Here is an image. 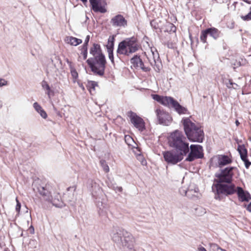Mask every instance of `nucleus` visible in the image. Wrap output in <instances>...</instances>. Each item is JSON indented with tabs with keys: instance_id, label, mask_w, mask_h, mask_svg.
I'll return each instance as SVG.
<instances>
[{
	"instance_id": "1",
	"label": "nucleus",
	"mask_w": 251,
	"mask_h": 251,
	"mask_svg": "<svg viewBox=\"0 0 251 251\" xmlns=\"http://www.w3.org/2000/svg\"><path fill=\"white\" fill-rule=\"evenodd\" d=\"M182 122L185 133L190 141L199 143L202 142L204 133L199 125L192 122L189 118L183 119Z\"/></svg>"
},
{
	"instance_id": "2",
	"label": "nucleus",
	"mask_w": 251,
	"mask_h": 251,
	"mask_svg": "<svg viewBox=\"0 0 251 251\" xmlns=\"http://www.w3.org/2000/svg\"><path fill=\"white\" fill-rule=\"evenodd\" d=\"M169 146L175 148L178 152L186 154L189 151V144L182 132L176 130L170 133L168 138Z\"/></svg>"
},
{
	"instance_id": "3",
	"label": "nucleus",
	"mask_w": 251,
	"mask_h": 251,
	"mask_svg": "<svg viewBox=\"0 0 251 251\" xmlns=\"http://www.w3.org/2000/svg\"><path fill=\"white\" fill-rule=\"evenodd\" d=\"M140 46L137 39L134 37L126 38L118 45L117 52L119 54L129 56L137 51Z\"/></svg>"
},
{
	"instance_id": "4",
	"label": "nucleus",
	"mask_w": 251,
	"mask_h": 251,
	"mask_svg": "<svg viewBox=\"0 0 251 251\" xmlns=\"http://www.w3.org/2000/svg\"><path fill=\"white\" fill-rule=\"evenodd\" d=\"M152 98L165 106H171L179 114H185L187 113V109L181 106L173 98L167 96H162L157 94L151 95Z\"/></svg>"
},
{
	"instance_id": "5",
	"label": "nucleus",
	"mask_w": 251,
	"mask_h": 251,
	"mask_svg": "<svg viewBox=\"0 0 251 251\" xmlns=\"http://www.w3.org/2000/svg\"><path fill=\"white\" fill-rule=\"evenodd\" d=\"M87 63L95 74L100 76L103 75L106 64L104 56L94 58V60L93 58H89L87 60Z\"/></svg>"
},
{
	"instance_id": "6",
	"label": "nucleus",
	"mask_w": 251,
	"mask_h": 251,
	"mask_svg": "<svg viewBox=\"0 0 251 251\" xmlns=\"http://www.w3.org/2000/svg\"><path fill=\"white\" fill-rule=\"evenodd\" d=\"M38 190L43 200L52 203L56 207H62L63 206V203L60 201V197L58 194H55L53 197L50 192L44 187L40 186Z\"/></svg>"
},
{
	"instance_id": "7",
	"label": "nucleus",
	"mask_w": 251,
	"mask_h": 251,
	"mask_svg": "<svg viewBox=\"0 0 251 251\" xmlns=\"http://www.w3.org/2000/svg\"><path fill=\"white\" fill-rule=\"evenodd\" d=\"M235 169V167H229L221 169L219 173L215 174V181L220 184L231 183L234 175L233 170Z\"/></svg>"
},
{
	"instance_id": "8",
	"label": "nucleus",
	"mask_w": 251,
	"mask_h": 251,
	"mask_svg": "<svg viewBox=\"0 0 251 251\" xmlns=\"http://www.w3.org/2000/svg\"><path fill=\"white\" fill-rule=\"evenodd\" d=\"M186 154L181 152H176L174 151H166L163 152L165 161L169 164L175 165L183 159V155Z\"/></svg>"
},
{
	"instance_id": "9",
	"label": "nucleus",
	"mask_w": 251,
	"mask_h": 251,
	"mask_svg": "<svg viewBox=\"0 0 251 251\" xmlns=\"http://www.w3.org/2000/svg\"><path fill=\"white\" fill-rule=\"evenodd\" d=\"M155 112L159 124L169 126L171 123L172 118L168 112L160 108H157L155 110Z\"/></svg>"
},
{
	"instance_id": "10",
	"label": "nucleus",
	"mask_w": 251,
	"mask_h": 251,
	"mask_svg": "<svg viewBox=\"0 0 251 251\" xmlns=\"http://www.w3.org/2000/svg\"><path fill=\"white\" fill-rule=\"evenodd\" d=\"M217 193L225 195H232L236 192V188L235 185L230 183L220 184L217 183L215 185Z\"/></svg>"
},
{
	"instance_id": "11",
	"label": "nucleus",
	"mask_w": 251,
	"mask_h": 251,
	"mask_svg": "<svg viewBox=\"0 0 251 251\" xmlns=\"http://www.w3.org/2000/svg\"><path fill=\"white\" fill-rule=\"evenodd\" d=\"M190 152L186 158V161H192L196 159L203 157L202 148L199 145H191L190 147Z\"/></svg>"
},
{
	"instance_id": "12",
	"label": "nucleus",
	"mask_w": 251,
	"mask_h": 251,
	"mask_svg": "<svg viewBox=\"0 0 251 251\" xmlns=\"http://www.w3.org/2000/svg\"><path fill=\"white\" fill-rule=\"evenodd\" d=\"M150 64L153 67L155 71L159 72L161 69V62L159 60V55L156 50L153 51L152 49L148 57Z\"/></svg>"
},
{
	"instance_id": "13",
	"label": "nucleus",
	"mask_w": 251,
	"mask_h": 251,
	"mask_svg": "<svg viewBox=\"0 0 251 251\" xmlns=\"http://www.w3.org/2000/svg\"><path fill=\"white\" fill-rule=\"evenodd\" d=\"M128 116L131 123L139 130L142 131L145 129V123L142 118L132 111L129 113Z\"/></svg>"
},
{
	"instance_id": "14",
	"label": "nucleus",
	"mask_w": 251,
	"mask_h": 251,
	"mask_svg": "<svg viewBox=\"0 0 251 251\" xmlns=\"http://www.w3.org/2000/svg\"><path fill=\"white\" fill-rule=\"evenodd\" d=\"M92 10L95 12L104 13L106 12L105 0H89Z\"/></svg>"
},
{
	"instance_id": "15",
	"label": "nucleus",
	"mask_w": 251,
	"mask_h": 251,
	"mask_svg": "<svg viewBox=\"0 0 251 251\" xmlns=\"http://www.w3.org/2000/svg\"><path fill=\"white\" fill-rule=\"evenodd\" d=\"M121 244L123 246L126 247L129 250L133 249L135 244V239L130 233L126 231Z\"/></svg>"
},
{
	"instance_id": "16",
	"label": "nucleus",
	"mask_w": 251,
	"mask_h": 251,
	"mask_svg": "<svg viewBox=\"0 0 251 251\" xmlns=\"http://www.w3.org/2000/svg\"><path fill=\"white\" fill-rule=\"evenodd\" d=\"M110 23L114 27H124L127 25V21L121 14H118L112 17Z\"/></svg>"
},
{
	"instance_id": "17",
	"label": "nucleus",
	"mask_w": 251,
	"mask_h": 251,
	"mask_svg": "<svg viewBox=\"0 0 251 251\" xmlns=\"http://www.w3.org/2000/svg\"><path fill=\"white\" fill-rule=\"evenodd\" d=\"M130 63L136 68H140L144 72H148L150 69L149 67L144 66V63L140 56L135 55L130 59Z\"/></svg>"
},
{
	"instance_id": "18",
	"label": "nucleus",
	"mask_w": 251,
	"mask_h": 251,
	"mask_svg": "<svg viewBox=\"0 0 251 251\" xmlns=\"http://www.w3.org/2000/svg\"><path fill=\"white\" fill-rule=\"evenodd\" d=\"M126 231L121 229L113 230L111 233V237L112 241L118 244H121L123 238L125 236V232Z\"/></svg>"
},
{
	"instance_id": "19",
	"label": "nucleus",
	"mask_w": 251,
	"mask_h": 251,
	"mask_svg": "<svg viewBox=\"0 0 251 251\" xmlns=\"http://www.w3.org/2000/svg\"><path fill=\"white\" fill-rule=\"evenodd\" d=\"M214 158L217 161V164L219 167L228 165L232 162L231 159L225 155H218Z\"/></svg>"
},
{
	"instance_id": "20",
	"label": "nucleus",
	"mask_w": 251,
	"mask_h": 251,
	"mask_svg": "<svg viewBox=\"0 0 251 251\" xmlns=\"http://www.w3.org/2000/svg\"><path fill=\"white\" fill-rule=\"evenodd\" d=\"M236 192L239 200L242 201H248L251 199L250 194L247 191H245L241 187H237Z\"/></svg>"
},
{
	"instance_id": "21",
	"label": "nucleus",
	"mask_w": 251,
	"mask_h": 251,
	"mask_svg": "<svg viewBox=\"0 0 251 251\" xmlns=\"http://www.w3.org/2000/svg\"><path fill=\"white\" fill-rule=\"evenodd\" d=\"M90 53L92 54L94 58H98L100 56H104L101 50L100 45L97 44H94L90 50Z\"/></svg>"
},
{
	"instance_id": "22",
	"label": "nucleus",
	"mask_w": 251,
	"mask_h": 251,
	"mask_svg": "<svg viewBox=\"0 0 251 251\" xmlns=\"http://www.w3.org/2000/svg\"><path fill=\"white\" fill-rule=\"evenodd\" d=\"M65 41L67 44L72 46H76L82 43V40L73 36H67L65 39Z\"/></svg>"
},
{
	"instance_id": "23",
	"label": "nucleus",
	"mask_w": 251,
	"mask_h": 251,
	"mask_svg": "<svg viewBox=\"0 0 251 251\" xmlns=\"http://www.w3.org/2000/svg\"><path fill=\"white\" fill-rule=\"evenodd\" d=\"M33 106L36 111L38 112L43 119H46L47 118L48 115L47 113L38 102H34L33 104Z\"/></svg>"
},
{
	"instance_id": "24",
	"label": "nucleus",
	"mask_w": 251,
	"mask_h": 251,
	"mask_svg": "<svg viewBox=\"0 0 251 251\" xmlns=\"http://www.w3.org/2000/svg\"><path fill=\"white\" fill-rule=\"evenodd\" d=\"M206 31L208 34L214 39H217L220 36V31L215 27L207 28Z\"/></svg>"
},
{
	"instance_id": "25",
	"label": "nucleus",
	"mask_w": 251,
	"mask_h": 251,
	"mask_svg": "<svg viewBox=\"0 0 251 251\" xmlns=\"http://www.w3.org/2000/svg\"><path fill=\"white\" fill-rule=\"evenodd\" d=\"M238 151L240 155L241 159H245L247 157V151L244 145H239Z\"/></svg>"
},
{
	"instance_id": "26",
	"label": "nucleus",
	"mask_w": 251,
	"mask_h": 251,
	"mask_svg": "<svg viewBox=\"0 0 251 251\" xmlns=\"http://www.w3.org/2000/svg\"><path fill=\"white\" fill-rule=\"evenodd\" d=\"M136 150H134L133 151L136 155L137 159L141 162V164L143 165H145L146 164V161L144 159V157L142 155H141L140 151L138 150L137 148L135 149Z\"/></svg>"
},
{
	"instance_id": "27",
	"label": "nucleus",
	"mask_w": 251,
	"mask_h": 251,
	"mask_svg": "<svg viewBox=\"0 0 251 251\" xmlns=\"http://www.w3.org/2000/svg\"><path fill=\"white\" fill-rule=\"evenodd\" d=\"M114 44V37H109L108 40V43L106 45L107 52L113 51Z\"/></svg>"
},
{
	"instance_id": "28",
	"label": "nucleus",
	"mask_w": 251,
	"mask_h": 251,
	"mask_svg": "<svg viewBox=\"0 0 251 251\" xmlns=\"http://www.w3.org/2000/svg\"><path fill=\"white\" fill-rule=\"evenodd\" d=\"M226 85L228 88L237 89L239 87V85L233 82L231 79H228L226 82Z\"/></svg>"
},
{
	"instance_id": "29",
	"label": "nucleus",
	"mask_w": 251,
	"mask_h": 251,
	"mask_svg": "<svg viewBox=\"0 0 251 251\" xmlns=\"http://www.w3.org/2000/svg\"><path fill=\"white\" fill-rule=\"evenodd\" d=\"M210 251H225V250L221 248L218 245L214 243L209 244Z\"/></svg>"
},
{
	"instance_id": "30",
	"label": "nucleus",
	"mask_w": 251,
	"mask_h": 251,
	"mask_svg": "<svg viewBox=\"0 0 251 251\" xmlns=\"http://www.w3.org/2000/svg\"><path fill=\"white\" fill-rule=\"evenodd\" d=\"M208 35L209 34L206 31V29L205 30H202L200 36L201 41L204 43H206V38Z\"/></svg>"
},
{
	"instance_id": "31",
	"label": "nucleus",
	"mask_w": 251,
	"mask_h": 251,
	"mask_svg": "<svg viewBox=\"0 0 251 251\" xmlns=\"http://www.w3.org/2000/svg\"><path fill=\"white\" fill-rule=\"evenodd\" d=\"M97 83L95 81H90L88 82L87 87L89 89L90 92L91 93L92 91L95 90L96 86H97Z\"/></svg>"
},
{
	"instance_id": "32",
	"label": "nucleus",
	"mask_w": 251,
	"mask_h": 251,
	"mask_svg": "<svg viewBox=\"0 0 251 251\" xmlns=\"http://www.w3.org/2000/svg\"><path fill=\"white\" fill-rule=\"evenodd\" d=\"M100 164L102 168L103 171L105 173H108L109 171V168L106 161L104 160H101L100 161Z\"/></svg>"
},
{
	"instance_id": "33",
	"label": "nucleus",
	"mask_w": 251,
	"mask_h": 251,
	"mask_svg": "<svg viewBox=\"0 0 251 251\" xmlns=\"http://www.w3.org/2000/svg\"><path fill=\"white\" fill-rule=\"evenodd\" d=\"M192 192V190H189L188 191H186L185 189L182 188L179 190V192L181 195L186 196L188 197H190L189 193Z\"/></svg>"
},
{
	"instance_id": "34",
	"label": "nucleus",
	"mask_w": 251,
	"mask_h": 251,
	"mask_svg": "<svg viewBox=\"0 0 251 251\" xmlns=\"http://www.w3.org/2000/svg\"><path fill=\"white\" fill-rule=\"evenodd\" d=\"M151 26L154 29L160 28L161 25H159L157 20H153L150 23Z\"/></svg>"
},
{
	"instance_id": "35",
	"label": "nucleus",
	"mask_w": 251,
	"mask_h": 251,
	"mask_svg": "<svg viewBox=\"0 0 251 251\" xmlns=\"http://www.w3.org/2000/svg\"><path fill=\"white\" fill-rule=\"evenodd\" d=\"M82 50L81 54L83 57V59L85 60L87 56V47H82Z\"/></svg>"
},
{
	"instance_id": "36",
	"label": "nucleus",
	"mask_w": 251,
	"mask_h": 251,
	"mask_svg": "<svg viewBox=\"0 0 251 251\" xmlns=\"http://www.w3.org/2000/svg\"><path fill=\"white\" fill-rule=\"evenodd\" d=\"M16 202H17V204H16V206L15 209H16V211L18 213L17 215H19V213H20L21 205L20 202H19V201H18L17 198L16 199Z\"/></svg>"
},
{
	"instance_id": "37",
	"label": "nucleus",
	"mask_w": 251,
	"mask_h": 251,
	"mask_svg": "<svg viewBox=\"0 0 251 251\" xmlns=\"http://www.w3.org/2000/svg\"><path fill=\"white\" fill-rule=\"evenodd\" d=\"M8 85V81L4 78L0 77V87L7 86Z\"/></svg>"
},
{
	"instance_id": "38",
	"label": "nucleus",
	"mask_w": 251,
	"mask_h": 251,
	"mask_svg": "<svg viewBox=\"0 0 251 251\" xmlns=\"http://www.w3.org/2000/svg\"><path fill=\"white\" fill-rule=\"evenodd\" d=\"M242 19L245 21L251 20V8L250 12L247 15L242 16Z\"/></svg>"
},
{
	"instance_id": "39",
	"label": "nucleus",
	"mask_w": 251,
	"mask_h": 251,
	"mask_svg": "<svg viewBox=\"0 0 251 251\" xmlns=\"http://www.w3.org/2000/svg\"><path fill=\"white\" fill-rule=\"evenodd\" d=\"M245 163V165L246 168H248L251 165V162L247 159V157H245V159H242Z\"/></svg>"
},
{
	"instance_id": "40",
	"label": "nucleus",
	"mask_w": 251,
	"mask_h": 251,
	"mask_svg": "<svg viewBox=\"0 0 251 251\" xmlns=\"http://www.w3.org/2000/svg\"><path fill=\"white\" fill-rule=\"evenodd\" d=\"M89 40H90V36L87 35L85 38L84 43V44H83L82 47H87V45H88V42L89 41Z\"/></svg>"
},
{
	"instance_id": "41",
	"label": "nucleus",
	"mask_w": 251,
	"mask_h": 251,
	"mask_svg": "<svg viewBox=\"0 0 251 251\" xmlns=\"http://www.w3.org/2000/svg\"><path fill=\"white\" fill-rule=\"evenodd\" d=\"M71 74H72V75L73 76V78H76L78 76L77 73L76 71V70L75 69H72L71 70Z\"/></svg>"
},
{
	"instance_id": "42",
	"label": "nucleus",
	"mask_w": 251,
	"mask_h": 251,
	"mask_svg": "<svg viewBox=\"0 0 251 251\" xmlns=\"http://www.w3.org/2000/svg\"><path fill=\"white\" fill-rule=\"evenodd\" d=\"M108 53L109 58L111 60L112 63L113 64L114 63V56H113V51L108 52Z\"/></svg>"
},
{
	"instance_id": "43",
	"label": "nucleus",
	"mask_w": 251,
	"mask_h": 251,
	"mask_svg": "<svg viewBox=\"0 0 251 251\" xmlns=\"http://www.w3.org/2000/svg\"><path fill=\"white\" fill-rule=\"evenodd\" d=\"M42 86L44 88L46 89L48 91L47 94L50 96V87L49 85L48 84L45 83V84H43Z\"/></svg>"
},
{
	"instance_id": "44",
	"label": "nucleus",
	"mask_w": 251,
	"mask_h": 251,
	"mask_svg": "<svg viewBox=\"0 0 251 251\" xmlns=\"http://www.w3.org/2000/svg\"><path fill=\"white\" fill-rule=\"evenodd\" d=\"M247 209L249 211L251 212V202L247 205Z\"/></svg>"
},
{
	"instance_id": "45",
	"label": "nucleus",
	"mask_w": 251,
	"mask_h": 251,
	"mask_svg": "<svg viewBox=\"0 0 251 251\" xmlns=\"http://www.w3.org/2000/svg\"><path fill=\"white\" fill-rule=\"evenodd\" d=\"M198 251H207L206 250V249L203 247H201L199 248Z\"/></svg>"
},
{
	"instance_id": "46",
	"label": "nucleus",
	"mask_w": 251,
	"mask_h": 251,
	"mask_svg": "<svg viewBox=\"0 0 251 251\" xmlns=\"http://www.w3.org/2000/svg\"><path fill=\"white\" fill-rule=\"evenodd\" d=\"M115 190L118 191L119 192H122L123 189L121 187H116V188Z\"/></svg>"
},
{
	"instance_id": "47",
	"label": "nucleus",
	"mask_w": 251,
	"mask_h": 251,
	"mask_svg": "<svg viewBox=\"0 0 251 251\" xmlns=\"http://www.w3.org/2000/svg\"><path fill=\"white\" fill-rule=\"evenodd\" d=\"M244 0L248 3H250L251 2V0Z\"/></svg>"
},
{
	"instance_id": "48",
	"label": "nucleus",
	"mask_w": 251,
	"mask_h": 251,
	"mask_svg": "<svg viewBox=\"0 0 251 251\" xmlns=\"http://www.w3.org/2000/svg\"><path fill=\"white\" fill-rule=\"evenodd\" d=\"M235 124H236V126H238V125H239V121H238V120H236V121H235Z\"/></svg>"
},
{
	"instance_id": "49",
	"label": "nucleus",
	"mask_w": 251,
	"mask_h": 251,
	"mask_svg": "<svg viewBox=\"0 0 251 251\" xmlns=\"http://www.w3.org/2000/svg\"><path fill=\"white\" fill-rule=\"evenodd\" d=\"M82 1H83V2H87V0H81Z\"/></svg>"
},
{
	"instance_id": "50",
	"label": "nucleus",
	"mask_w": 251,
	"mask_h": 251,
	"mask_svg": "<svg viewBox=\"0 0 251 251\" xmlns=\"http://www.w3.org/2000/svg\"><path fill=\"white\" fill-rule=\"evenodd\" d=\"M3 251H9L7 250H4Z\"/></svg>"
},
{
	"instance_id": "51",
	"label": "nucleus",
	"mask_w": 251,
	"mask_h": 251,
	"mask_svg": "<svg viewBox=\"0 0 251 251\" xmlns=\"http://www.w3.org/2000/svg\"><path fill=\"white\" fill-rule=\"evenodd\" d=\"M225 251H226L225 250Z\"/></svg>"
}]
</instances>
